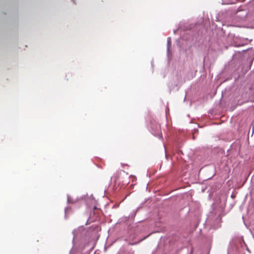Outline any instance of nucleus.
<instances>
[{
	"label": "nucleus",
	"mask_w": 254,
	"mask_h": 254,
	"mask_svg": "<svg viewBox=\"0 0 254 254\" xmlns=\"http://www.w3.org/2000/svg\"><path fill=\"white\" fill-rule=\"evenodd\" d=\"M121 165L122 167H124L125 166H128L127 164H123V163L121 164Z\"/></svg>",
	"instance_id": "1"
}]
</instances>
